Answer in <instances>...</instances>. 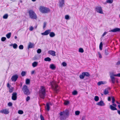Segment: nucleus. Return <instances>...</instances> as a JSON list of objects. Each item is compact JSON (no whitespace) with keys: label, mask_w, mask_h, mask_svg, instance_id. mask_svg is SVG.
<instances>
[{"label":"nucleus","mask_w":120,"mask_h":120,"mask_svg":"<svg viewBox=\"0 0 120 120\" xmlns=\"http://www.w3.org/2000/svg\"><path fill=\"white\" fill-rule=\"evenodd\" d=\"M38 94L40 98L43 99L45 98V90L44 86H42L41 87Z\"/></svg>","instance_id":"f257e3e1"},{"label":"nucleus","mask_w":120,"mask_h":120,"mask_svg":"<svg viewBox=\"0 0 120 120\" xmlns=\"http://www.w3.org/2000/svg\"><path fill=\"white\" fill-rule=\"evenodd\" d=\"M50 84L53 89L56 93H57L59 91V89L58 88V86L56 82L54 81H53L50 82Z\"/></svg>","instance_id":"f03ea898"},{"label":"nucleus","mask_w":120,"mask_h":120,"mask_svg":"<svg viewBox=\"0 0 120 120\" xmlns=\"http://www.w3.org/2000/svg\"><path fill=\"white\" fill-rule=\"evenodd\" d=\"M22 90L25 95H29L30 94V92L28 87L26 85L23 86L22 89Z\"/></svg>","instance_id":"7ed1b4c3"},{"label":"nucleus","mask_w":120,"mask_h":120,"mask_svg":"<svg viewBox=\"0 0 120 120\" xmlns=\"http://www.w3.org/2000/svg\"><path fill=\"white\" fill-rule=\"evenodd\" d=\"M39 10L40 12L43 13H47L50 12L49 8L44 6H41Z\"/></svg>","instance_id":"20e7f679"},{"label":"nucleus","mask_w":120,"mask_h":120,"mask_svg":"<svg viewBox=\"0 0 120 120\" xmlns=\"http://www.w3.org/2000/svg\"><path fill=\"white\" fill-rule=\"evenodd\" d=\"M30 17L32 19H36L37 16L34 12L32 10H30L29 11Z\"/></svg>","instance_id":"39448f33"},{"label":"nucleus","mask_w":120,"mask_h":120,"mask_svg":"<svg viewBox=\"0 0 120 120\" xmlns=\"http://www.w3.org/2000/svg\"><path fill=\"white\" fill-rule=\"evenodd\" d=\"M95 11L97 12L103 14V11L101 7H97L95 8Z\"/></svg>","instance_id":"423d86ee"},{"label":"nucleus","mask_w":120,"mask_h":120,"mask_svg":"<svg viewBox=\"0 0 120 120\" xmlns=\"http://www.w3.org/2000/svg\"><path fill=\"white\" fill-rule=\"evenodd\" d=\"M0 112L5 114H8L9 113V112L8 109H2L0 110Z\"/></svg>","instance_id":"0eeeda50"},{"label":"nucleus","mask_w":120,"mask_h":120,"mask_svg":"<svg viewBox=\"0 0 120 120\" xmlns=\"http://www.w3.org/2000/svg\"><path fill=\"white\" fill-rule=\"evenodd\" d=\"M17 94L16 92H13L12 94L11 99L13 100H16L17 98Z\"/></svg>","instance_id":"6e6552de"},{"label":"nucleus","mask_w":120,"mask_h":120,"mask_svg":"<svg viewBox=\"0 0 120 120\" xmlns=\"http://www.w3.org/2000/svg\"><path fill=\"white\" fill-rule=\"evenodd\" d=\"M18 77V76L17 74L15 75L12 76L11 79L12 81L15 82L17 80Z\"/></svg>","instance_id":"1a4fd4ad"},{"label":"nucleus","mask_w":120,"mask_h":120,"mask_svg":"<svg viewBox=\"0 0 120 120\" xmlns=\"http://www.w3.org/2000/svg\"><path fill=\"white\" fill-rule=\"evenodd\" d=\"M7 86L9 88V92L10 93H12L13 90V88L8 83L7 84Z\"/></svg>","instance_id":"9d476101"},{"label":"nucleus","mask_w":120,"mask_h":120,"mask_svg":"<svg viewBox=\"0 0 120 120\" xmlns=\"http://www.w3.org/2000/svg\"><path fill=\"white\" fill-rule=\"evenodd\" d=\"M51 30H45V32L43 33H42L41 34L42 35H47L49 34Z\"/></svg>","instance_id":"9b49d317"},{"label":"nucleus","mask_w":120,"mask_h":120,"mask_svg":"<svg viewBox=\"0 0 120 120\" xmlns=\"http://www.w3.org/2000/svg\"><path fill=\"white\" fill-rule=\"evenodd\" d=\"M114 75H112L110 76V77L111 81L112 83L114 84L115 81V78Z\"/></svg>","instance_id":"f8f14e48"},{"label":"nucleus","mask_w":120,"mask_h":120,"mask_svg":"<svg viewBox=\"0 0 120 120\" xmlns=\"http://www.w3.org/2000/svg\"><path fill=\"white\" fill-rule=\"evenodd\" d=\"M59 5L60 7H62L64 4V0H60L59 1Z\"/></svg>","instance_id":"ddd939ff"},{"label":"nucleus","mask_w":120,"mask_h":120,"mask_svg":"<svg viewBox=\"0 0 120 120\" xmlns=\"http://www.w3.org/2000/svg\"><path fill=\"white\" fill-rule=\"evenodd\" d=\"M49 54L53 56H55L56 55V52L53 50H50L48 52Z\"/></svg>","instance_id":"4468645a"},{"label":"nucleus","mask_w":120,"mask_h":120,"mask_svg":"<svg viewBox=\"0 0 120 120\" xmlns=\"http://www.w3.org/2000/svg\"><path fill=\"white\" fill-rule=\"evenodd\" d=\"M64 115L65 116H68L69 114V110L67 109L63 111Z\"/></svg>","instance_id":"2eb2a0df"},{"label":"nucleus","mask_w":120,"mask_h":120,"mask_svg":"<svg viewBox=\"0 0 120 120\" xmlns=\"http://www.w3.org/2000/svg\"><path fill=\"white\" fill-rule=\"evenodd\" d=\"M97 105L100 106H104L105 105V104L103 101H101L100 102L97 103Z\"/></svg>","instance_id":"dca6fc26"},{"label":"nucleus","mask_w":120,"mask_h":120,"mask_svg":"<svg viewBox=\"0 0 120 120\" xmlns=\"http://www.w3.org/2000/svg\"><path fill=\"white\" fill-rule=\"evenodd\" d=\"M110 31L112 32H117L120 31V29L119 28H116Z\"/></svg>","instance_id":"f3484780"},{"label":"nucleus","mask_w":120,"mask_h":120,"mask_svg":"<svg viewBox=\"0 0 120 120\" xmlns=\"http://www.w3.org/2000/svg\"><path fill=\"white\" fill-rule=\"evenodd\" d=\"M34 46V44L30 42L28 46V49L32 48Z\"/></svg>","instance_id":"a211bd4d"},{"label":"nucleus","mask_w":120,"mask_h":120,"mask_svg":"<svg viewBox=\"0 0 120 120\" xmlns=\"http://www.w3.org/2000/svg\"><path fill=\"white\" fill-rule=\"evenodd\" d=\"M50 68L52 70H54L56 68V67L55 65L53 64H50Z\"/></svg>","instance_id":"6ab92c4d"},{"label":"nucleus","mask_w":120,"mask_h":120,"mask_svg":"<svg viewBox=\"0 0 120 120\" xmlns=\"http://www.w3.org/2000/svg\"><path fill=\"white\" fill-rule=\"evenodd\" d=\"M38 62H34L32 64V66L33 67H35L37 66L38 65Z\"/></svg>","instance_id":"aec40b11"},{"label":"nucleus","mask_w":120,"mask_h":120,"mask_svg":"<svg viewBox=\"0 0 120 120\" xmlns=\"http://www.w3.org/2000/svg\"><path fill=\"white\" fill-rule=\"evenodd\" d=\"M110 108L112 110H117L116 108L111 105H110Z\"/></svg>","instance_id":"412c9836"},{"label":"nucleus","mask_w":120,"mask_h":120,"mask_svg":"<svg viewBox=\"0 0 120 120\" xmlns=\"http://www.w3.org/2000/svg\"><path fill=\"white\" fill-rule=\"evenodd\" d=\"M59 118L60 120H64L66 119V116L64 115L63 116H60Z\"/></svg>","instance_id":"4be33fe9"},{"label":"nucleus","mask_w":120,"mask_h":120,"mask_svg":"<svg viewBox=\"0 0 120 120\" xmlns=\"http://www.w3.org/2000/svg\"><path fill=\"white\" fill-rule=\"evenodd\" d=\"M55 35V34L53 32H50L49 33V36L51 37H53Z\"/></svg>","instance_id":"5701e85b"},{"label":"nucleus","mask_w":120,"mask_h":120,"mask_svg":"<svg viewBox=\"0 0 120 120\" xmlns=\"http://www.w3.org/2000/svg\"><path fill=\"white\" fill-rule=\"evenodd\" d=\"M46 110L47 111H49V105L48 104H46V106L45 107Z\"/></svg>","instance_id":"b1692460"},{"label":"nucleus","mask_w":120,"mask_h":120,"mask_svg":"<svg viewBox=\"0 0 120 120\" xmlns=\"http://www.w3.org/2000/svg\"><path fill=\"white\" fill-rule=\"evenodd\" d=\"M44 60L46 61H51V59L49 57H47L45 58Z\"/></svg>","instance_id":"393cba45"},{"label":"nucleus","mask_w":120,"mask_h":120,"mask_svg":"<svg viewBox=\"0 0 120 120\" xmlns=\"http://www.w3.org/2000/svg\"><path fill=\"white\" fill-rule=\"evenodd\" d=\"M84 74H83V72L81 75H80L79 76L80 78L82 79H83L84 78V77L85 76L84 75Z\"/></svg>","instance_id":"a878e982"},{"label":"nucleus","mask_w":120,"mask_h":120,"mask_svg":"<svg viewBox=\"0 0 120 120\" xmlns=\"http://www.w3.org/2000/svg\"><path fill=\"white\" fill-rule=\"evenodd\" d=\"M83 74H84L85 76H86L87 77H89L90 75V74L89 73L87 72H83Z\"/></svg>","instance_id":"bb28decb"},{"label":"nucleus","mask_w":120,"mask_h":120,"mask_svg":"<svg viewBox=\"0 0 120 120\" xmlns=\"http://www.w3.org/2000/svg\"><path fill=\"white\" fill-rule=\"evenodd\" d=\"M11 35V33H9L6 35V37L8 38H10Z\"/></svg>","instance_id":"cd10ccee"},{"label":"nucleus","mask_w":120,"mask_h":120,"mask_svg":"<svg viewBox=\"0 0 120 120\" xmlns=\"http://www.w3.org/2000/svg\"><path fill=\"white\" fill-rule=\"evenodd\" d=\"M8 14H6L3 16V18L4 19H6L8 18Z\"/></svg>","instance_id":"c85d7f7f"},{"label":"nucleus","mask_w":120,"mask_h":120,"mask_svg":"<svg viewBox=\"0 0 120 120\" xmlns=\"http://www.w3.org/2000/svg\"><path fill=\"white\" fill-rule=\"evenodd\" d=\"M94 100L96 101H98L99 100V97L97 96H95L94 97Z\"/></svg>","instance_id":"c756f323"},{"label":"nucleus","mask_w":120,"mask_h":120,"mask_svg":"<svg viewBox=\"0 0 120 120\" xmlns=\"http://www.w3.org/2000/svg\"><path fill=\"white\" fill-rule=\"evenodd\" d=\"M30 80L29 79H27L26 80V84H29L30 83Z\"/></svg>","instance_id":"7c9ffc66"},{"label":"nucleus","mask_w":120,"mask_h":120,"mask_svg":"<svg viewBox=\"0 0 120 120\" xmlns=\"http://www.w3.org/2000/svg\"><path fill=\"white\" fill-rule=\"evenodd\" d=\"M12 45L13 48L14 49H16L18 47L17 45L15 43L13 44Z\"/></svg>","instance_id":"2f4dec72"},{"label":"nucleus","mask_w":120,"mask_h":120,"mask_svg":"<svg viewBox=\"0 0 120 120\" xmlns=\"http://www.w3.org/2000/svg\"><path fill=\"white\" fill-rule=\"evenodd\" d=\"M103 46V44L102 42H101L100 44L99 45V49L101 50L102 49V47Z\"/></svg>","instance_id":"473e14b6"},{"label":"nucleus","mask_w":120,"mask_h":120,"mask_svg":"<svg viewBox=\"0 0 120 120\" xmlns=\"http://www.w3.org/2000/svg\"><path fill=\"white\" fill-rule=\"evenodd\" d=\"M77 93V92L76 90H74L72 92V94L73 95H76Z\"/></svg>","instance_id":"72a5a7b5"},{"label":"nucleus","mask_w":120,"mask_h":120,"mask_svg":"<svg viewBox=\"0 0 120 120\" xmlns=\"http://www.w3.org/2000/svg\"><path fill=\"white\" fill-rule=\"evenodd\" d=\"M26 73L25 71H22L21 73V75L22 76H23L26 75Z\"/></svg>","instance_id":"f704fd0d"},{"label":"nucleus","mask_w":120,"mask_h":120,"mask_svg":"<svg viewBox=\"0 0 120 120\" xmlns=\"http://www.w3.org/2000/svg\"><path fill=\"white\" fill-rule=\"evenodd\" d=\"M79 52L83 53L84 52V50L82 48H80L79 49Z\"/></svg>","instance_id":"c9c22d12"},{"label":"nucleus","mask_w":120,"mask_h":120,"mask_svg":"<svg viewBox=\"0 0 120 120\" xmlns=\"http://www.w3.org/2000/svg\"><path fill=\"white\" fill-rule=\"evenodd\" d=\"M69 101H64V104L65 105H67L69 104Z\"/></svg>","instance_id":"e433bc0d"},{"label":"nucleus","mask_w":120,"mask_h":120,"mask_svg":"<svg viewBox=\"0 0 120 120\" xmlns=\"http://www.w3.org/2000/svg\"><path fill=\"white\" fill-rule=\"evenodd\" d=\"M104 82L103 81H100L98 82V86H100L101 84H104Z\"/></svg>","instance_id":"4c0bfd02"},{"label":"nucleus","mask_w":120,"mask_h":120,"mask_svg":"<svg viewBox=\"0 0 120 120\" xmlns=\"http://www.w3.org/2000/svg\"><path fill=\"white\" fill-rule=\"evenodd\" d=\"M80 112L79 111H76L75 112V115H79Z\"/></svg>","instance_id":"58836bf2"},{"label":"nucleus","mask_w":120,"mask_h":120,"mask_svg":"<svg viewBox=\"0 0 120 120\" xmlns=\"http://www.w3.org/2000/svg\"><path fill=\"white\" fill-rule=\"evenodd\" d=\"M65 19L67 20H68L70 19L69 16L68 15H67L65 16Z\"/></svg>","instance_id":"ea45409f"},{"label":"nucleus","mask_w":120,"mask_h":120,"mask_svg":"<svg viewBox=\"0 0 120 120\" xmlns=\"http://www.w3.org/2000/svg\"><path fill=\"white\" fill-rule=\"evenodd\" d=\"M23 113V111L21 110H19L18 111V113L19 114H22Z\"/></svg>","instance_id":"a19ab883"},{"label":"nucleus","mask_w":120,"mask_h":120,"mask_svg":"<svg viewBox=\"0 0 120 120\" xmlns=\"http://www.w3.org/2000/svg\"><path fill=\"white\" fill-rule=\"evenodd\" d=\"M109 54L108 52L107 49H105V54L106 55H107Z\"/></svg>","instance_id":"79ce46f5"},{"label":"nucleus","mask_w":120,"mask_h":120,"mask_svg":"<svg viewBox=\"0 0 120 120\" xmlns=\"http://www.w3.org/2000/svg\"><path fill=\"white\" fill-rule=\"evenodd\" d=\"M19 48L20 49H22L23 48V46L22 45H20L19 47Z\"/></svg>","instance_id":"37998d69"},{"label":"nucleus","mask_w":120,"mask_h":120,"mask_svg":"<svg viewBox=\"0 0 120 120\" xmlns=\"http://www.w3.org/2000/svg\"><path fill=\"white\" fill-rule=\"evenodd\" d=\"M6 39V38L5 37H3L1 38V40L3 41H4Z\"/></svg>","instance_id":"c03bdc74"},{"label":"nucleus","mask_w":120,"mask_h":120,"mask_svg":"<svg viewBox=\"0 0 120 120\" xmlns=\"http://www.w3.org/2000/svg\"><path fill=\"white\" fill-rule=\"evenodd\" d=\"M108 93V91L107 90H105L104 91V94L105 95H106Z\"/></svg>","instance_id":"a18cd8bd"},{"label":"nucleus","mask_w":120,"mask_h":120,"mask_svg":"<svg viewBox=\"0 0 120 120\" xmlns=\"http://www.w3.org/2000/svg\"><path fill=\"white\" fill-rule=\"evenodd\" d=\"M62 65L63 66L65 67L67 66V64L66 62H63L62 63Z\"/></svg>","instance_id":"49530a36"},{"label":"nucleus","mask_w":120,"mask_h":120,"mask_svg":"<svg viewBox=\"0 0 120 120\" xmlns=\"http://www.w3.org/2000/svg\"><path fill=\"white\" fill-rule=\"evenodd\" d=\"M41 49H39L37 50V52L38 53H40L41 52Z\"/></svg>","instance_id":"de8ad7c7"},{"label":"nucleus","mask_w":120,"mask_h":120,"mask_svg":"<svg viewBox=\"0 0 120 120\" xmlns=\"http://www.w3.org/2000/svg\"><path fill=\"white\" fill-rule=\"evenodd\" d=\"M113 1L111 0H107V2L111 4L112 3Z\"/></svg>","instance_id":"09e8293b"},{"label":"nucleus","mask_w":120,"mask_h":120,"mask_svg":"<svg viewBox=\"0 0 120 120\" xmlns=\"http://www.w3.org/2000/svg\"><path fill=\"white\" fill-rule=\"evenodd\" d=\"M112 103H114L115 101V99L113 97H112Z\"/></svg>","instance_id":"8fccbe9b"},{"label":"nucleus","mask_w":120,"mask_h":120,"mask_svg":"<svg viewBox=\"0 0 120 120\" xmlns=\"http://www.w3.org/2000/svg\"><path fill=\"white\" fill-rule=\"evenodd\" d=\"M8 105L9 106H11L12 105V103L11 102H9L8 104Z\"/></svg>","instance_id":"3c124183"},{"label":"nucleus","mask_w":120,"mask_h":120,"mask_svg":"<svg viewBox=\"0 0 120 120\" xmlns=\"http://www.w3.org/2000/svg\"><path fill=\"white\" fill-rule=\"evenodd\" d=\"M40 117L41 120H45L44 117L41 115H40Z\"/></svg>","instance_id":"603ef678"},{"label":"nucleus","mask_w":120,"mask_h":120,"mask_svg":"<svg viewBox=\"0 0 120 120\" xmlns=\"http://www.w3.org/2000/svg\"><path fill=\"white\" fill-rule=\"evenodd\" d=\"M34 30V28L32 26L30 27L29 28V30L30 31H32Z\"/></svg>","instance_id":"864d4df0"},{"label":"nucleus","mask_w":120,"mask_h":120,"mask_svg":"<svg viewBox=\"0 0 120 120\" xmlns=\"http://www.w3.org/2000/svg\"><path fill=\"white\" fill-rule=\"evenodd\" d=\"M46 22H44V23L43 28H44L46 27Z\"/></svg>","instance_id":"5fc2aeb1"},{"label":"nucleus","mask_w":120,"mask_h":120,"mask_svg":"<svg viewBox=\"0 0 120 120\" xmlns=\"http://www.w3.org/2000/svg\"><path fill=\"white\" fill-rule=\"evenodd\" d=\"M98 55H99V57L100 58H102V56L101 55L100 53L99 52H98Z\"/></svg>","instance_id":"6e6d98bb"},{"label":"nucleus","mask_w":120,"mask_h":120,"mask_svg":"<svg viewBox=\"0 0 120 120\" xmlns=\"http://www.w3.org/2000/svg\"><path fill=\"white\" fill-rule=\"evenodd\" d=\"M30 99V97L29 96H28L26 99V101H28Z\"/></svg>","instance_id":"4d7b16f0"},{"label":"nucleus","mask_w":120,"mask_h":120,"mask_svg":"<svg viewBox=\"0 0 120 120\" xmlns=\"http://www.w3.org/2000/svg\"><path fill=\"white\" fill-rule=\"evenodd\" d=\"M64 114L63 111V112H61L59 113L60 116H62Z\"/></svg>","instance_id":"13d9d810"},{"label":"nucleus","mask_w":120,"mask_h":120,"mask_svg":"<svg viewBox=\"0 0 120 120\" xmlns=\"http://www.w3.org/2000/svg\"><path fill=\"white\" fill-rule=\"evenodd\" d=\"M115 76H117L120 77V73H119L116 75H114Z\"/></svg>","instance_id":"bf43d9fd"},{"label":"nucleus","mask_w":120,"mask_h":120,"mask_svg":"<svg viewBox=\"0 0 120 120\" xmlns=\"http://www.w3.org/2000/svg\"><path fill=\"white\" fill-rule=\"evenodd\" d=\"M107 32H104L103 34L102 35V37H104L105 35L107 33Z\"/></svg>","instance_id":"052dcab7"},{"label":"nucleus","mask_w":120,"mask_h":120,"mask_svg":"<svg viewBox=\"0 0 120 120\" xmlns=\"http://www.w3.org/2000/svg\"><path fill=\"white\" fill-rule=\"evenodd\" d=\"M35 73V71L33 70V71H32L31 72V73L32 74H34Z\"/></svg>","instance_id":"680f3d73"},{"label":"nucleus","mask_w":120,"mask_h":120,"mask_svg":"<svg viewBox=\"0 0 120 120\" xmlns=\"http://www.w3.org/2000/svg\"><path fill=\"white\" fill-rule=\"evenodd\" d=\"M117 65H119L120 64V61H118L116 63Z\"/></svg>","instance_id":"e2e57ef3"},{"label":"nucleus","mask_w":120,"mask_h":120,"mask_svg":"<svg viewBox=\"0 0 120 120\" xmlns=\"http://www.w3.org/2000/svg\"><path fill=\"white\" fill-rule=\"evenodd\" d=\"M108 100L109 101H110L111 100V98L110 97L108 98Z\"/></svg>","instance_id":"0e129e2a"},{"label":"nucleus","mask_w":120,"mask_h":120,"mask_svg":"<svg viewBox=\"0 0 120 120\" xmlns=\"http://www.w3.org/2000/svg\"><path fill=\"white\" fill-rule=\"evenodd\" d=\"M112 105L114 106V107H116V105L115 104V103H113L112 104Z\"/></svg>","instance_id":"69168bd1"},{"label":"nucleus","mask_w":120,"mask_h":120,"mask_svg":"<svg viewBox=\"0 0 120 120\" xmlns=\"http://www.w3.org/2000/svg\"><path fill=\"white\" fill-rule=\"evenodd\" d=\"M117 112L120 115V111L118 110H117Z\"/></svg>","instance_id":"338daca9"},{"label":"nucleus","mask_w":120,"mask_h":120,"mask_svg":"<svg viewBox=\"0 0 120 120\" xmlns=\"http://www.w3.org/2000/svg\"><path fill=\"white\" fill-rule=\"evenodd\" d=\"M47 104H48L49 106L50 105H52V104L50 103H47Z\"/></svg>","instance_id":"774afa93"}]
</instances>
